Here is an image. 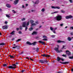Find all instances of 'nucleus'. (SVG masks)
Segmentation results:
<instances>
[{"instance_id": "29", "label": "nucleus", "mask_w": 73, "mask_h": 73, "mask_svg": "<svg viewBox=\"0 0 73 73\" xmlns=\"http://www.w3.org/2000/svg\"><path fill=\"white\" fill-rule=\"evenodd\" d=\"M33 29L32 27H31L29 28V31H32Z\"/></svg>"}, {"instance_id": "33", "label": "nucleus", "mask_w": 73, "mask_h": 73, "mask_svg": "<svg viewBox=\"0 0 73 73\" xmlns=\"http://www.w3.org/2000/svg\"><path fill=\"white\" fill-rule=\"evenodd\" d=\"M52 8H53V9H56V6L54 7V6H52L51 7Z\"/></svg>"}, {"instance_id": "19", "label": "nucleus", "mask_w": 73, "mask_h": 73, "mask_svg": "<svg viewBox=\"0 0 73 73\" xmlns=\"http://www.w3.org/2000/svg\"><path fill=\"white\" fill-rule=\"evenodd\" d=\"M35 25H36V24L35 23H33L31 24V27H32L33 26H35Z\"/></svg>"}, {"instance_id": "32", "label": "nucleus", "mask_w": 73, "mask_h": 73, "mask_svg": "<svg viewBox=\"0 0 73 73\" xmlns=\"http://www.w3.org/2000/svg\"><path fill=\"white\" fill-rule=\"evenodd\" d=\"M21 39H18L16 41V42H19V41H21Z\"/></svg>"}, {"instance_id": "54", "label": "nucleus", "mask_w": 73, "mask_h": 73, "mask_svg": "<svg viewBox=\"0 0 73 73\" xmlns=\"http://www.w3.org/2000/svg\"><path fill=\"white\" fill-rule=\"evenodd\" d=\"M65 47V46H63V47H62V48L61 49H64V47Z\"/></svg>"}, {"instance_id": "62", "label": "nucleus", "mask_w": 73, "mask_h": 73, "mask_svg": "<svg viewBox=\"0 0 73 73\" xmlns=\"http://www.w3.org/2000/svg\"><path fill=\"white\" fill-rule=\"evenodd\" d=\"M31 12H34V11H35V10H31Z\"/></svg>"}, {"instance_id": "52", "label": "nucleus", "mask_w": 73, "mask_h": 73, "mask_svg": "<svg viewBox=\"0 0 73 73\" xmlns=\"http://www.w3.org/2000/svg\"><path fill=\"white\" fill-rule=\"evenodd\" d=\"M63 24H61L60 25V26H61V27H62V26H63Z\"/></svg>"}, {"instance_id": "39", "label": "nucleus", "mask_w": 73, "mask_h": 73, "mask_svg": "<svg viewBox=\"0 0 73 73\" xmlns=\"http://www.w3.org/2000/svg\"><path fill=\"white\" fill-rule=\"evenodd\" d=\"M39 49H40V48H37L36 49V52H38V50H39Z\"/></svg>"}, {"instance_id": "3", "label": "nucleus", "mask_w": 73, "mask_h": 73, "mask_svg": "<svg viewBox=\"0 0 73 73\" xmlns=\"http://www.w3.org/2000/svg\"><path fill=\"white\" fill-rule=\"evenodd\" d=\"M54 50L56 51L57 53H60V52H62V50H60V51L58 50V47H55L54 48Z\"/></svg>"}, {"instance_id": "47", "label": "nucleus", "mask_w": 73, "mask_h": 73, "mask_svg": "<svg viewBox=\"0 0 73 73\" xmlns=\"http://www.w3.org/2000/svg\"><path fill=\"white\" fill-rule=\"evenodd\" d=\"M32 49L33 50H35L36 48H35V47H33L32 48Z\"/></svg>"}, {"instance_id": "46", "label": "nucleus", "mask_w": 73, "mask_h": 73, "mask_svg": "<svg viewBox=\"0 0 73 73\" xmlns=\"http://www.w3.org/2000/svg\"><path fill=\"white\" fill-rule=\"evenodd\" d=\"M19 34H22V33L21 32V31H19Z\"/></svg>"}, {"instance_id": "55", "label": "nucleus", "mask_w": 73, "mask_h": 73, "mask_svg": "<svg viewBox=\"0 0 73 73\" xmlns=\"http://www.w3.org/2000/svg\"><path fill=\"white\" fill-rule=\"evenodd\" d=\"M70 35H73V33H70Z\"/></svg>"}, {"instance_id": "44", "label": "nucleus", "mask_w": 73, "mask_h": 73, "mask_svg": "<svg viewBox=\"0 0 73 73\" xmlns=\"http://www.w3.org/2000/svg\"><path fill=\"white\" fill-rule=\"evenodd\" d=\"M51 37L54 38L55 37V35H51Z\"/></svg>"}, {"instance_id": "59", "label": "nucleus", "mask_w": 73, "mask_h": 73, "mask_svg": "<svg viewBox=\"0 0 73 73\" xmlns=\"http://www.w3.org/2000/svg\"><path fill=\"white\" fill-rule=\"evenodd\" d=\"M54 29V31H56V29H57V28H56L55 29Z\"/></svg>"}, {"instance_id": "9", "label": "nucleus", "mask_w": 73, "mask_h": 73, "mask_svg": "<svg viewBox=\"0 0 73 73\" xmlns=\"http://www.w3.org/2000/svg\"><path fill=\"white\" fill-rule=\"evenodd\" d=\"M19 0H15L14 2V5H16L17 4V3H18V2H19Z\"/></svg>"}, {"instance_id": "58", "label": "nucleus", "mask_w": 73, "mask_h": 73, "mask_svg": "<svg viewBox=\"0 0 73 73\" xmlns=\"http://www.w3.org/2000/svg\"><path fill=\"white\" fill-rule=\"evenodd\" d=\"M28 4H26V7H27L28 6Z\"/></svg>"}, {"instance_id": "64", "label": "nucleus", "mask_w": 73, "mask_h": 73, "mask_svg": "<svg viewBox=\"0 0 73 73\" xmlns=\"http://www.w3.org/2000/svg\"><path fill=\"white\" fill-rule=\"evenodd\" d=\"M22 8H24V5H22Z\"/></svg>"}, {"instance_id": "17", "label": "nucleus", "mask_w": 73, "mask_h": 73, "mask_svg": "<svg viewBox=\"0 0 73 73\" xmlns=\"http://www.w3.org/2000/svg\"><path fill=\"white\" fill-rule=\"evenodd\" d=\"M37 43V42H34L32 43V45H35Z\"/></svg>"}, {"instance_id": "18", "label": "nucleus", "mask_w": 73, "mask_h": 73, "mask_svg": "<svg viewBox=\"0 0 73 73\" xmlns=\"http://www.w3.org/2000/svg\"><path fill=\"white\" fill-rule=\"evenodd\" d=\"M64 42L60 40H58L57 41V42H58V43H61V42Z\"/></svg>"}, {"instance_id": "60", "label": "nucleus", "mask_w": 73, "mask_h": 73, "mask_svg": "<svg viewBox=\"0 0 73 73\" xmlns=\"http://www.w3.org/2000/svg\"><path fill=\"white\" fill-rule=\"evenodd\" d=\"M35 23H36V24H38V21H36L35 22Z\"/></svg>"}, {"instance_id": "5", "label": "nucleus", "mask_w": 73, "mask_h": 73, "mask_svg": "<svg viewBox=\"0 0 73 73\" xmlns=\"http://www.w3.org/2000/svg\"><path fill=\"white\" fill-rule=\"evenodd\" d=\"M42 56H43V57H50V55L48 54L46 55L45 54L42 55Z\"/></svg>"}, {"instance_id": "41", "label": "nucleus", "mask_w": 73, "mask_h": 73, "mask_svg": "<svg viewBox=\"0 0 73 73\" xmlns=\"http://www.w3.org/2000/svg\"><path fill=\"white\" fill-rule=\"evenodd\" d=\"M20 29H23V27H22V26H20Z\"/></svg>"}, {"instance_id": "21", "label": "nucleus", "mask_w": 73, "mask_h": 73, "mask_svg": "<svg viewBox=\"0 0 73 73\" xmlns=\"http://www.w3.org/2000/svg\"><path fill=\"white\" fill-rule=\"evenodd\" d=\"M5 43H4L2 42L0 43V45H5Z\"/></svg>"}, {"instance_id": "26", "label": "nucleus", "mask_w": 73, "mask_h": 73, "mask_svg": "<svg viewBox=\"0 0 73 73\" xmlns=\"http://www.w3.org/2000/svg\"><path fill=\"white\" fill-rule=\"evenodd\" d=\"M16 48L17 49H20V47L19 46H16Z\"/></svg>"}, {"instance_id": "4", "label": "nucleus", "mask_w": 73, "mask_h": 73, "mask_svg": "<svg viewBox=\"0 0 73 73\" xmlns=\"http://www.w3.org/2000/svg\"><path fill=\"white\" fill-rule=\"evenodd\" d=\"M73 17V16L72 15H69L68 16H66V19H71Z\"/></svg>"}, {"instance_id": "6", "label": "nucleus", "mask_w": 73, "mask_h": 73, "mask_svg": "<svg viewBox=\"0 0 73 73\" xmlns=\"http://www.w3.org/2000/svg\"><path fill=\"white\" fill-rule=\"evenodd\" d=\"M7 68H9V69H14V68H16V67H14L12 66H8Z\"/></svg>"}, {"instance_id": "40", "label": "nucleus", "mask_w": 73, "mask_h": 73, "mask_svg": "<svg viewBox=\"0 0 73 73\" xmlns=\"http://www.w3.org/2000/svg\"><path fill=\"white\" fill-rule=\"evenodd\" d=\"M25 20V18H23L21 20L22 21H24Z\"/></svg>"}, {"instance_id": "48", "label": "nucleus", "mask_w": 73, "mask_h": 73, "mask_svg": "<svg viewBox=\"0 0 73 73\" xmlns=\"http://www.w3.org/2000/svg\"><path fill=\"white\" fill-rule=\"evenodd\" d=\"M5 24H8V22L5 21Z\"/></svg>"}, {"instance_id": "42", "label": "nucleus", "mask_w": 73, "mask_h": 73, "mask_svg": "<svg viewBox=\"0 0 73 73\" xmlns=\"http://www.w3.org/2000/svg\"><path fill=\"white\" fill-rule=\"evenodd\" d=\"M12 11L14 13H16V11H15V10H13Z\"/></svg>"}, {"instance_id": "49", "label": "nucleus", "mask_w": 73, "mask_h": 73, "mask_svg": "<svg viewBox=\"0 0 73 73\" xmlns=\"http://www.w3.org/2000/svg\"><path fill=\"white\" fill-rule=\"evenodd\" d=\"M53 31V32L54 33H56V31H55V30H54Z\"/></svg>"}, {"instance_id": "22", "label": "nucleus", "mask_w": 73, "mask_h": 73, "mask_svg": "<svg viewBox=\"0 0 73 73\" xmlns=\"http://www.w3.org/2000/svg\"><path fill=\"white\" fill-rule=\"evenodd\" d=\"M15 31H13L11 33H10V34L11 35H15Z\"/></svg>"}, {"instance_id": "38", "label": "nucleus", "mask_w": 73, "mask_h": 73, "mask_svg": "<svg viewBox=\"0 0 73 73\" xmlns=\"http://www.w3.org/2000/svg\"><path fill=\"white\" fill-rule=\"evenodd\" d=\"M6 17H8V18L10 17V16H9V15H6Z\"/></svg>"}, {"instance_id": "28", "label": "nucleus", "mask_w": 73, "mask_h": 73, "mask_svg": "<svg viewBox=\"0 0 73 73\" xmlns=\"http://www.w3.org/2000/svg\"><path fill=\"white\" fill-rule=\"evenodd\" d=\"M55 9H60V7L59 6H56Z\"/></svg>"}, {"instance_id": "16", "label": "nucleus", "mask_w": 73, "mask_h": 73, "mask_svg": "<svg viewBox=\"0 0 73 73\" xmlns=\"http://www.w3.org/2000/svg\"><path fill=\"white\" fill-rule=\"evenodd\" d=\"M6 6L7 7H8V8H10L11 6V5H9V4H7Z\"/></svg>"}, {"instance_id": "8", "label": "nucleus", "mask_w": 73, "mask_h": 73, "mask_svg": "<svg viewBox=\"0 0 73 73\" xmlns=\"http://www.w3.org/2000/svg\"><path fill=\"white\" fill-rule=\"evenodd\" d=\"M43 38L44 39H42V40H44V41H47L48 40V39H46L47 38V37L46 36H45V35H44L43 36Z\"/></svg>"}, {"instance_id": "36", "label": "nucleus", "mask_w": 73, "mask_h": 73, "mask_svg": "<svg viewBox=\"0 0 73 73\" xmlns=\"http://www.w3.org/2000/svg\"><path fill=\"white\" fill-rule=\"evenodd\" d=\"M35 4H38V1H36V2L34 3Z\"/></svg>"}, {"instance_id": "10", "label": "nucleus", "mask_w": 73, "mask_h": 73, "mask_svg": "<svg viewBox=\"0 0 73 73\" xmlns=\"http://www.w3.org/2000/svg\"><path fill=\"white\" fill-rule=\"evenodd\" d=\"M66 52L67 54H68V55H70V52L69 50H67L66 51Z\"/></svg>"}, {"instance_id": "57", "label": "nucleus", "mask_w": 73, "mask_h": 73, "mask_svg": "<svg viewBox=\"0 0 73 73\" xmlns=\"http://www.w3.org/2000/svg\"><path fill=\"white\" fill-rule=\"evenodd\" d=\"M45 62H46V63H47V62H48V61H47L46 60V61H45Z\"/></svg>"}, {"instance_id": "11", "label": "nucleus", "mask_w": 73, "mask_h": 73, "mask_svg": "<svg viewBox=\"0 0 73 73\" xmlns=\"http://www.w3.org/2000/svg\"><path fill=\"white\" fill-rule=\"evenodd\" d=\"M39 61L41 63H42V64H44V63H45V61H44L42 60H39Z\"/></svg>"}, {"instance_id": "12", "label": "nucleus", "mask_w": 73, "mask_h": 73, "mask_svg": "<svg viewBox=\"0 0 73 73\" xmlns=\"http://www.w3.org/2000/svg\"><path fill=\"white\" fill-rule=\"evenodd\" d=\"M38 33L37 32L34 31L32 33V35H37Z\"/></svg>"}, {"instance_id": "1", "label": "nucleus", "mask_w": 73, "mask_h": 73, "mask_svg": "<svg viewBox=\"0 0 73 73\" xmlns=\"http://www.w3.org/2000/svg\"><path fill=\"white\" fill-rule=\"evenodd\" d=\"M22 24L23 27H25V31H27V30L28 29V27L27 26L29 25V21L27 23L26 22H23Z\"/></svg>"}, {"instance_id": "24", "label": "nucleus", "mask_w": 73, "mask_h": 73, "mask_svg": "<svg viewBox=\"0 0 73 73\" xmlns=\"http://www.w3.org/2000/svg\"><path fill=\"white\" fill-rule=\"evenodd\" d=\"M7 65H8L7 64H3V66L4 67H5L6 66H7Z\"/></svg>"}, {"instance_id": "37", "label": "nucleus", "mask_w": 73, "mask_h": 73, "mask_svg": "<svg viewBox=\"0 0 73 73\" xmlns=\"http://www.w3.org/2000/svg\"><path fill=\"white\" fill-rule=\"evenodd\" d=\"M62 56L66 57V55L65 54H63L62 55Z\"/></svg>"}, {"instance_id": "25", "label": "nucleus", "mask_w": 73, "mask_h": 73, "mask_svg": "<svg viewBox=\"0 0 73 73\" xmlns=\"http://www.w3.org/2000/svg\"><path fill=\"white\" fill-rule=\"evenodd\" d=\"M30 22L31 24H32V23H34V21H33V20H30Z\"/></svg>"}, {"instance_id": "61", "label": "nucleus", "mask_w": 73, "mask_h": 73, "mask_svg": "<svg viewBox=\"0 0 73 73\" xmlns=\"http://www.w3.org/2000/svg\"><path fill=\"white\" fill-rule=\"evenodd\" d=\"M36 39H38V37H36Z\"/></svg>"}, {"instance_id": "35", "label": "nucleus", "mask_w": 73, "mask_h": 73, "mask_svg": "<svg viewBox=\"0 0 73 73\" xmlns=\"http://www.w3.org/2000/svg\"><path fill=\"white\" fill-rule=\"evenodd\" d=\"M58 11H55V12H54V13H52L51 14H54V13H58Z\"/></svg>"}, {"instance_id": "53", "label": "nucleus", "mask_w": 73, "mask_h": 73, "mask_svg": "<svg viewBox=\"0 0 73 73\" xmlns=\"http://www.w3.org/2000/svg\"><path fill=\"white\" fill-rule=\"evenodd\" d=\"M16 29H17V31H19V28H17Z\"/></svg>"}, {"instance_id": "7", "label": "nucleus", "mask_w": 73, "mask_h": 73, "mask_svg": "<svg viewBox=\"0 0 73 73\" xmlns=\"http://www.w3.org/2000/svg\"><path fill=\"white\" fill-rule=\"evenodd\" d=\"M60 62V63L62 64H69L70 63L69 62Z\"/></svg>"}, {"instance_id": "23", "label": "nucleus", "mask_w": 73, "mask_h": 73, "mask_svg": "<svg viewBox=\"0 0 73 73\" xmlns=\"http://www.w3.org/2000/svg\"><path fill=\"white\" fill-rule=\"evenodd\" d=\"M68 41H71L72 40V38L70 37H68Z\"/></svg>"}, {"instance_id": "50", "label": "nucleus", "mask_w": 73, "mask_h": 73, "mask_svg": "<svg viewBox=\"0 0 73 73\" xmlns=\"http://www.w3.org/2000/svg\"><path fill=\"white\" fill-rule=\"evenodd\" d=\"M71 29H73V27H72L70 28V30H71Z\"/></svg>"}, {"instance_id": "20", "label": "nucleus", "mask_w": 73, "mask_h": 73, "mask_svg": "<svg viewBox=\"0 0 73 73\" xmlns=\"http://www.w3.org/2000/svg\"><path fill=\"white\" fill-rule=\"evenodd\" d=\"M60 60H62V59L61 58H60L59 57H58L57 60L58 61H60Z\"/></svg>"}, {"instance_id": "15", "label": "nucleus", "mask_w": 73, "mask_h": 73, "mask_svg": "<svg viewBox=\"0 0 73 73\" xmlns=\"http://www.w3.org/2000/svg\"><path fill=\"white\" fill-rule=\"evenodd\" d=\"M27 44H28L29 45H32V43L29 42H27Z\"/></svg>"}, {"instance_id": "63", "label": "nucleus", "mask_w": 73, "mask_h": 73, "mask_svg": "<svg viewBox=\"0 0 73 73\" xmlns=\"http://www.w3.org/2000/svg\"><path fill=\"white\" fill-rule=\"evenodd\" d=\"M71 71L73 72V68H72V69H71Z\"/></svg>"}, {"instance_id": "43", "label": "nucleus", "mask_w": 73, "mask_h": 73, "mask_svg": "<svg viewBox=\"0 0 73 73\" xmlns=\"http://www.w3.org/2000/svg\"><path fill=\"white\" fill-rule=\"evenodd\" d=\"M12 66H14V67H15V66H16V65L15 64H13Z\"/></svg>"}, {"instance_id": "31", "label": "nucleus", "mask_w": 73, "mask_h": 73, "mask_svg": "<svg viewBox=\"0 0 73 73\" xmlns=\"http://www.w3.org/2000/svg\"><path fill=\"white\" fill-rule=\"evenodd\" d=\"M61 12H62V13H65V11L64 10H61Z\"/></svg>"}, {"instance_id": "45", "label": "nucleus", "mask_w": 73, "mask_h": 73, "mask_svg": "<svg viewBox=\"0 0 73 73\" xmlns=\"http://www.w3.org/2000/svg\"><path fill=\"white\" fill-rule=\"evenodd\" d=\"M69 1H70V3H73V1H72V0H69Z\"/></svg>"}, {"instance_id": "14", "label": "nucleus", "mask_w": 73, "mask_h": 73, "mask_svg": "<svg viewBox=\"0 0 73 73\" xmlns=\"http://www.w3.org/2000/svg\"><path fill=\"white\" fill-rule=\"evenodd\" d=\"M38 42L39 43H41V44H43L44 45L45 44V42H42L41 40H39Z\"/></svg>"}, {"instance_id": "13", "label": "nucleus", "mask_w": 73, "mask_h": 73, "mask_svg": "<svg viewBox=\"0 0 73 73\" xmlns=\"http://www.w3.org/2000/svg\"><path fill=\"white\" fill-rule=\"evenodd\" d=\"M2 28L3 29H8V27L7 26H3L2 27Z\"/></svg>"}, {"instance_id": "2", "label": "nucleus", "mask_w": 73, "mask_h": 73, "mask_svg": "<svg viewBox=\"0 0 73 73\" xmlns=\"http://www.w3.org/2000/svg\"><path fill=\"white\" fill-rule=\"evenodd\" d=\"M62 19V16L61 15H58L54 18V20H56L57 21H61Z\"/></svg>"}, {"instance_id": "27", "label": "nucleus", "mask_w": 73, "mask_h": 73, "mask_svg": "<svg viewBox=\"0 0 73 73\" xmlns=\"http://www.w3.org/2000/svg\"><path fill=\"white\" fill-rule=\"evenodd\" d=\"M9 56L10 57H11V58H15V56H13L10 55Z\"/></svg>"}, {"instance_id": "56", "label": "nucleus", "mask_w": 73, "mask_h": 73, "mask_svg": "<svg viewBox=\"0 0 73 73\" xmlns=\"http://www.w3.org/2000/svg\"><path fill=\"white\" fill-rule=\"evenodd\" d=\"M25 70H23L22 71V73H23V72H25Z\"/></svg>"}, {"instance_id": "34", "label": "nucleus", "mask_w": 73, "mask_h": 73, "mask_svg": "<svg viewBox=\"0 0 73 73\" xmlns=\"http://www.w3.org/2000/svg\"><path fill=\"white\" fill-rule=\"evenodd\" d=\"M45 9L43 8L42 9L41 11H42V12H44V11H45Z\"/></svg>"}, {"instance_id": "30", "label": "nucleus", "mask_w": 73, "mask_h": 73, "mask_svg": "<svg viewBox=\"0 0 73 73\" xmlns=\"http://www.w3.org/2000/svg\"><path fill=\"white\" fill-rule=\"evenodd\" d=\"M50 29L51 31H54V29L52 27H50Z\"/></svg>"}, {"instance_id": "51", "label": "nucleus", "mask_w": 73, "mask_h": 73, "mask_svg": "<svg viewBox=\"0 0 73 73\" xmlns=\"http://www.w3.org/2000/svg\"><path fill=\"white\" fill-rule=\"evenodd\" d=\"M13 49H16V46L15 47H13Z\"/></svg>"}]
</instances>
